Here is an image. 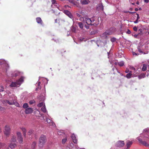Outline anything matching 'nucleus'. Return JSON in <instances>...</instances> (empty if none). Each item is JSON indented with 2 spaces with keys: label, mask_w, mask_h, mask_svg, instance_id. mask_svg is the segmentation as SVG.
Here are the masks:
<instances>
[{
  "label": "nucleus",
  "mask_w": 149,
  "mask_h": 149,
  "mask_svg": "<svg viewBox=\"0 0 149 149\" xmlns=\"http://www.w3.org/2000/svg\"><path fill=\"white\" fill-rule=\"evenodd\" d=\"M0 65L2 67V71L7 73L9 68L8 62L4 59H0Z\"/></svg>",
  "instance_id": "1"
},
{
  "label": "nucleus",
  "mask_w": 149,
  "mask_h": 149,
  "mask_svg": "<svg viewBox=\"0 0 149 149\" xmlns=\"http://www.w3.org/2000/svg\"><path fill=\"white\" fill-rule=\"evenodd\" d=\"M24 82V78L21 77L19 79L15 82H12L10 85V86L13 89L19 87Z\"/></svg>",
  "instance_id": "2"
},
{
  "label": "nucleus",
  "mask_w": 149,
  "mask_h": 149,
  "mask_svg": "<svg viewBox=\"0 0 149 149\" xmlns=\"http://www.w3.org/2000/svg\"><path fill=\"white\" fill-rule=\"evenodd\" d=\"M47 141L46 137L44 135H42L39 139V146L42 147Z\"/></svg>",
  "instance_id": "3"
},
{
  "label": "nucleus",
  "mask_w": 149,
  "mask_h": 149,
  "mask_svg": "<svg viewBox=\"0 0 149 149\" xmlns=\"http://www.w3.org/2000/svg\"><path fill=\"white\" fill-rule=\"evenodd\" d=\"M113 29V28H110L107 31L105 32L103 34V37L104 38L107 39L108 37L107 36H109L112 34L113 32L112 31Z\"/></svg>",
  "instance_id": "4"
},
{
  "label": "nucleus",
  "mask_w": 149,
  "mask_h": 149,
  "mask_svg": "<svg viewBox=\"0 0 149 149\" xmlns=\"http://www.w3.org/2000/svg\"><path fill=\"white\" fill-rule=\"evenodd\" d=\"M17 100V97L14 95H12L10 96L8 100H7L6 102L9 105L10 103H13L16 101Z\"/></svg>",
  "instance_id": "5"
},
{
  "label": "nucleus",
  "mask_w": 149,
  "mask_h": 149,
  "mask_svg": "<svg viewBox=\"0 0 149 149\" xmlns=\"http://www.w3.org/2000/svg\"><path fill=\"white\" fill-rule=\"evenodd\" d=\"M10 127L8 125H6L5 127L4 130L3 131L4 134L7 136H8L10 133Z\"/></svg>",
  "instance_id": "6"
},
{
  "label": "nucleus",
  "mask_w": 149,
  "mask_h": 149,
  "mask_svg": "<svg viewBox=\"0 0 149 149\" xmlns=\"http://www.w3.org/2000/svg\"><path fill=\"white\" fill-rule=\"evenodd\" d=\"M148 129H145L144 130V131L145 133H144L143 134H141L140 135V137H141L143 138H146L145 139V140H147V139H149V137L148 134V132L149 130H148Z\"/></svg>",
  "instance_id": "7"
},
{
  "label": "nucleus",
  "mask_w": 149,
  "mask_h": 149,
  "mask_svg": "<svg viewBox=\"0 0 149 149\" xmlns=\"http://www.w3.org/2000/svg\"><path fill=\"white\" fill-rule=\"evenodd\" d=\"M20 72L18 71H12L10 72V75L12 77H14L20 75Z\"/></svg>",
  "instance_id": "8"
},
{
  "label": "nucleus",
  "mask_w": 149,
  "mask_h": 149,
  "mask_svg": "<svg viewBox=\"0 0 149 149\" xmlns=\"http://www.w3.org/2000/svg\"><path fill=\"white\" fill-rule=\"evenodd\" d=\"M63 13L69 17L71 19L73 22L74 21L73 17L70 11L67 10H65L63 11Z\"/></svg>",
  "instance_id": "9"
},
{
  "label": "nucleus",
  "mask_w": 149,
  "mask_h": 149,
  "mask_svg": "<svg viewBox=\"0 0 149 149\" xmlns=\"http://www.w3.org/2000/svg\"><path fill=\"white\" fill-rule=\"evenodd\" d=\"M17 134L18 137V140L19 143H22L23 141V138L21 132H17Z\"/></svg>",
  "instance_id": "10"
},
{
  "label": "nucleus",
  "mask_w": 149,
  "mask_h": 149,
  "mask_svg": "<svg viewBox=\"0 0 149 149\" xmlns=\"http://www.w3.org/2000/svg\"><path fill=\"white\" fill-rule=\"evenodd\" d=\"M35 114L36 115V116H37L40 117H42V120H44V117L43 116V115L42 114L40 113V112L38 110H37L35 111Z\"/></svg>",
  "instance_id": "11"
},
{
  "label": "nucleus",
  "mask_w": 149,
  "mask_h": 149,
  "mask_svg": "<svg viewBox=\"0 0 149 149\" xmlns=\"http://www.w3.org/2000/svg\"><path fill=\"white\" fill-rule=\"evenodd\" d=\"M125 144L124 141H119L116 144L117 146L119 147H121L123 146Z\"/></svg>",
  "instance_id": "12"
},
{
  "label": "nucleus",
  "mask_w": 149,
  "mask_h": 149,
  "mask_svg": "<svg viewBox=\"0 0 149 149\" xmlns=\"http://www.w3.org/2000/svg\"><path fill=\"white\" fill-rule=\"evenodd\" d=\"M52 2V7L53 8H55L58 7V5L55 0H51Z\"/></svg>",
  "instance_id": "13"
},
{
  "label": "nucleus",
  "mask_w": 149,
  "mask_h": 149,
  "mask_svg": "<svg viewBox=\"0 0 149 149\" xmlns=\"http://www.w3.org/2000/svg\"><path fill=\"white\" fill-rule=\"evenodd\" d=\"M84 23H86L88 25H91L92 22L91 21V18L87 17H85Z\"/></svg>",
  "instance_id": "14"
},
{
  "label": "nucleus",
  "mask_w": 149,
  "mask_h": 149,
  "mask_svg": "<svg viewBox=\"0 0 149 149\" xmlns=\"http://www.w3.org/2000/svg\"><path fill=\"white\" fill-rule=\"evenodd\" d=\"M91 22H92L91 25L97 26L98 25V24H99V21L97 23L95 22H96L95 19V17H92L91 18Z\"/></svg>",
  "instance_id": "15"
},
{
  "label": "nucleus",
  "mask_w": 149,
  "mask_h": 149,
  "mask_svg": "<svg viewBox=\"0 0 149 149\" xmlns=\"http://www.w3.org/2000/svg\"><path fill=\"white\" fill-rule=\"evenodd\" d=\"M71 137L73 142L74 143H77V139H76V137L75 135L74 134H72Z\"/></svg>",
  "instance_id": "16"
},
{
  "label": "nucleus",
  "mask_w": 149,
  "mask_h": 149,
  "mask_svg": "<svg viewBox=\"0 0 149 149\" xmlns=\"http://www.w3.org/2000/svg\"><path fill=\"white\" fill-rule=\"evenodd\" d=\"M33 111L32 109L30 107L26 109L25 112L26 114H29L31 113Z\"/></svg>",
  "instance_id": "17"
},
{
  "label": "nucleus",
  "mask_w": 149,
  "mask_h": 149,
  "mask_svg": "<svg viewBox=\"0 0 149 149\" xmlns=\"http://www.w3.org/2000/svg\"><path fill=\"white\" fill-rule=\"evenodd\" d=\"M80 2L82 5H85L88 4L90 1L88 0H81Z\"/></svg>",
  "instance_id": "18"
},
{
  "label": "nucleus",
  "mask_w": 149,
  "mask_h": 149,
  "mask_svg": "<svg viewBox=\"0 0 149 149\" xmlns=\"http://www.w3.org/2000/svg\"><path fill=\"white\" fill-rule=\"evenodd\" d=\"M47 122L50 125H52L53 127H55L56 126L55 124L52 122V121L49 118H47Z\"/></svg>",
  "instance_id": "19"
},
{
  "label": "nucleus",
  "mask_w": 149,
  "mask_h": 149,
  "mask_svg": "<svg viewBox=\"0 0 149 149\" xmlns=\"http://www.w3.org/2000/svg\"><path fill=\"white\" fill-rule=\"evenodd\" d=\"M64 136V138L62 140V143L63 144H64L67 140V135L66 134L65 136Z\"/></svg>",
  "instance_id": "20"
},
{
  "label": "nucleus",
  "mask_w": 149,
  "mask_h": 149,
  "mask_svg": "<svg viewBox=\"0 0 149 149\" xmlns=\"http://www.w3.org/2000/svg\"><path fill=\"white\" fill-rule=\"evenodd\" d=\"M16 146V144L15 143L11 142V143L9 145V147L11 148H14Z\"/></svg>",
  "instance_id": "21"
},
{
  "label": "nucleus",
  "mask_w": 149,
  "mask_h": 149,
  "mask_svg": "<svg viewBox=\"0 0 149 149\" xmlns=\"http://www.w3.org/2000/svg\"><path fill=\"white\" fill-rule=\"evenodd\" d=\"M58 134L59 135H62L63 136H65L66 134L64 133V132L63 130H59L58 132Z\"/></svg>",
  "instance_id": "22"
},
{
  "label": "nucleus",
  "mask_w": 149,
  "mask_h": 149,
  "mask_svg": "<svg viewBox=\"0 0 149 149\" xmlns=\"http://www.w3.org/2000/svg\"><path fill=\"white\" fill-rule=\"evenodd\" d=\"M132 143V141H128L126 144V146H127V149H129Z\"/></svg>",
  "instance_id": "23"
},
{
  "label": "nucleus",
  "mask_w": 149,
  "mask_h": 149,
  "mask_svg": "<svg viewBox=\"0 0 149 149\" xmlns=\"http://www.w3.org/2000/svg\"><path fill=\"white\" fill-rule=\"evenodd\" d=\"M36 20L38 23L41 24H42V21L40 17H37L36 18Z\"/></svg>",
  "instance_id": "24"
},
{
  "label": "nucleus",
  "mask_w": 149,
  "mask_h": 149,
  "mask_svg": "<svg viewBox=\"0 0 149 149\" xmlns=\"http://www.w3.org/2000/svg\"><path fill=\"white\" fill-rule=\"evenodd\" d=\"M9 104L10 105H15L17 107H19V104L17 102V100L15 102H13V103H10Z\"/></svg>",
  "instance_id": "25"
},
{
  "label": "nucleus",
  "mask_w": 149,
  "mask_h": 149,
  "mask_svg": "<svg viewBox=\"0 0 149 149\" xmlns=\"http://www.w3.org/2000/svg\"><path fill=\"white\" fill-rule=\"evenodd\" d=\"M132 71H130L129 72V73H127V74L126 77H127V78L129 79H130L131 78V76L132 75Z\"/></svg>",
  "instance_id": "26"
},
{
  "label": "nucleus",
  "mask_w": 149,
  "mask_h": 149,
  "mask_svg": "<svg viewBox=\"0 0 149 149\" xmlns=\"http://www.w3.org/2000/svg\"><path fill=\"white\" fill-rule=\"evenodd\" d=\"M98 8L99 9L103 10L104 9V6L102 3L99 4Z\"/></svg>",
  "instance_id": "27"
},
{
  "label": "nucleus",
  "mask_w": 149,
  "mask_h": 149,
  "mask_svg": "<svg viewBox=\"0 0 149 149\" xmlns=\"http://www.w3.org/2000/svg\"><path fill=\"white\" fill-rule=\"evenodd\" d=\"M21 129L23 132L24 136V137H25L26 135V129L24 127H22Z\"/></svg>",
  "instance_id": "28"
},
{
  "label": "nucleus",
  "mask_w": 149,
  "mask_h": 149,
  "mask_svg": "<svg viewBox=\"0 0 149 149\" xmlns=\"http://www.w3.org/2000/svg\"><path fill=\"white\" fill-rule=\"evenodd\" d=\"M41 110L44 113H45L47 112L45 105H44L43 107H42Z\"/></svg>",
  "instance_id": "29"
},
{
  "label": "nucleus",
  "mask_w": 149,
  "mask_h": 149,
  "mask_svg": "<svg viewBox=\"0 0 149 149\" xmlns=\"http://www.w3.org/2000/svg\"><path fill=\"white\" fill-rule=\"evenodd\" d=\"M147 68V65L146 64H143L142 69V70L143 71H145L146 70Z\"/></svg>",
  "instance_id": "30"
},
{
  "label": "nucleus",
  "mask_w": 149,
  "mask_h": 149,
  "mask_svg": "<svg viewBox=\"0 0 149 149\" xmlns=\"http://www.w3.org/2000/svg\"><path fill=\"white\" fill-rule=\"evenodd\" d=\"M146 74L144 73L141 74L139 76L138 78L139 79L144 78L145 77Z\"/></svg>",
  "instance_id": "31"
},
{
  "label": "nucleus",
  "mask_w": 149,
  "mask_h": 149,
  "mask_svg": "<svg viewBox=\"0 0 149 149\" xmlns=\"http://www.w3.org/2000/svg\"><path fill=\"white\" fill-rule=\"evenodd\" d=\"M124 64V62L123 61H120L118 63V65L120 67L123 66Z\"/></svg>",
  "instance_id": "32"
},
{
  "label": "nucleus",
  "mask_w": 149,
  "mask_h": 149,
  "mask_svg": "<svg viewBox=\"0 0 149 149\" xmlns=\"http://www.w3.org/2000/svg\"><path fill=\"white\" fill-rule=\"evenodd\" d=\"M142 145L144 146H145L148 147L149 148V144L148 143L144 141L142 143Z\"/></svg>",
  "instance_id": "33"
},
{
  "label": "nucleus",
  "mask_w": 149,
  "mask_h": 149,
  "mask_svg": "<svg viewBox=\"0 0 149 149\" xmlns=\"http://www.w3.org/2000/svg\"><path fill=\"white\" fill-rule=\"evenodd\" d=\"M11 142L15 143L16 141V137L14 136H13L12 137L11 140Z\"/></svg>",
  "instance_id": "34"
},
{
  "label": "nucleus",
  "mask_w": 149,
  "mask_h": 149,
  "mask_svg": "<svg viewBox=\"0 0 149 149\" xmlns=\"http://www.w3.org/2000/svg\"><path fill=\"white\" fill-rule=\"evenodd\" d=\"M78 25L81 29H83V23L81 22H77Z\"/></svg>",
  "instance_id": "35"
},
{
  "label": "nucleus",
  "mask_w": 149,
  "mask_h": 149,
  "mask_svg": "<svg viewBox=\"0 0 149 149\" xmlns=\"http://www.w3.org/2000/svg\"><path fill=\"white\" fill-rule=\"evenodd\" d=\"M137 49L138 51L140 53H143V52L141 51V49L140 48V47L139 46H138L137 47ZM148 53V52H147V53H143L144 54H147Z\"/></svg>",
  "instance_id": "36"
},
{
  "label": "nucleus",
  "mask_w": 149,
  "mask_h": 149,
  "mask_svg": "<svg viewBox=\"0 0 149 149\" xmlns=\"http://www.w3.org/2000/svg\"><path fill=\"white\" fill-rule=\"evenodd\" d=\"M45 105L44 104V103L43 102H42L40 103L39 104H38L37 105L38 107H40L42 106H43L44 105Z\"/></svg>",
  "instance_id": "37"
},
{
  "label": "nucleus",
  "mask_w": 149,
  "mask_h": 149,
  "mask_svg": "<svg viewBox=\"0 0 149 149\" xmlns=\"http://www.w3.org/2000/svg\"><path fill=\"white\" fill-rule=\"evenodd\" d=\"M29 106L28 104L27 103H25L24 104L23 106V107L24 109L27 108Z\"/></svg>",
  "instance_id": "38"
},
{
  "label": "nucleus",
  "mask_w": 149,
  "mask_h": 149,
  "mask_svg": "<svg viewBox=\"0 0 149 149\" xmlns=\"http://www.w3.org/2000/svg\"><path fill=\"white\" fill-rule=\"evenodd\" d=\"M36 143L35 142H33L32 145H31V148L32 149H34L36 145Z\"/></svg>",
  "instance_id": "39"
},
{
  "label": "nucleus",
  "mask_w": 149,
  "mask_h": 149,
  "mask_svg": "<svg viewBox=\"0 0 149 149\" xmlns=\"http://www.w3.org/2000/svg\"><path fill=\"white\" fill-rule=\"evenodd\" d=\"M79 19V20L81 21H83L84 23L85 22V17H80Z\"/></svg>",
  "instance_id": "40"
},
{
  "label": "nucleus",
  "mask_w": 149,
  "mask_h": 149,
  "mask_svg": "<svg viewBox=\"0 0 149 149\" xmlns=\"http://www.w3.org/2000/svg\"><path fill=\"white\" fill-rule=\"evenodd\" d=\"M137 139L142 144L144 141H142L141 139L139 137H137Z\"/></svg>",
  "instance_id": "41"
},
{
  "label": "nucleus",
  "mask_w": 149,
  "mask_h": 149,
  "mask_svg": "<svg viewBox=\"0 0 149 149\" xmlns=\"http://www.w3.org/2000/svg\"><path fill=\"white\" fill-rule=\"evenodd\" d=\"M6 147V145L0 143V148H4Z\"/></svg>",
  "instance_id": "42"
},
{
  "label": "nucleus",
  "mask_w": 149,
  "mask_h": 149,
  "mask_svg": "<svg viewBox=\"0 0 149 149\" xmlns=\"http://www.w3.org/2000/svg\"><path fill=\"white\" fill-rule=\"evenodd\" d=\"M116 38L113 37L111 38V41L112 42H113L116 41Z\"/></svg>",
  "instance_id": "43"
},
{
  "label": "nucleus",
  "mask_w": 149,
  "mask_h": 149,
  "mask_svg": "<svg viewBox=\"0 0 149 149\" xmlns=\"http://www.w3.org/2000/svg\"><path fill=\"white\" fill-rule=\"evenodd\" d=\"M33 130H30L28 132V134L29 135H30L33 133Z\"/></svg>",
  "instance_id": "44"
},
{
  "label": "nucleus",
  "mask_w": 149,
  "mask_h": 149,
  "mask_svg": "<svg viewBox=\"0 0 149 149\" xmlns=\"http://www.w3.org/2000/svg\"><path fill=\"white\" fill-rule=\"evenodd\" d=\"M73 4L74 5L76 6L77 7H80L79 3H78V4H77L76 2H74V3Z\"/></svg>",
  "instance_id": "45"
},
{
  "label": "nucleus",
  "mask_w": 149,
  "mask_h": 149,
  "mask_svg": "<svg viewBox=\"0 0 149 149\" xmlns=\"http://www.w3.org/2000/svg\"><path fill=\"white\" fill-rule=\"evenodd\" d=\"M68 1H69V2L73 4L75 2L74 0H68Z\"/></svg>",
  "instance_id": "46"
},
{
  "label": "nucleus",
  "mask_w": 149,
  "mask_h": 149,
  "mask_svg": "<svg viewBox=\"0 0 149 149\" xmlns=\"http://www.w3.org/2000/svg\"><path fill=\"white\" fill-rule=\"evenodd\" d=\"M52 40H54V42H55L56 43L58 42H59V40L58 39H52Z\"/></svg>",
  "instance_id": "47"
},
{
  "label": "nucleus",
  "mask_w": 149,
  "mask_h": 149,
  "mask_svg": "<svg viewBox=\"0 0 149 149\" xmlns=\"http://www.w3.org/2000/svg\"><path fill=\"white\" fill-rule=\"evenodd\" d=\"M132 54L133 55H135L136 56H137L139 55L138 54L134 52H132Z\"/></svg>",
  "instance_id": "48"
},
{
  "label": "nucleus",
  "mask_w": 149,
  "mask_h": 149,
  "mask_svg": "<svg viewBox=\"0 0 149 149\" xmlns=\"http://www.w3.org/2000/svg\"><path fill=\"white\" fill-rule=\"evenodd\" d=\"M1 88L0 89V92H3L4 91V88L3 86H1Z\"/></svg>",
  "instance_id": "49"
},
{
  "label": "nucleus",
  "mask_w": 149,
  "mask_h": 149,
  "mask_svg": "<svg viewBox=\"0 0 149 149\" xmlns=\"http://www.w3.org/2000/svg\"><path fill=\"white\" fill-rule=\"evenodd\" d=\"M133 30L135 31H137V27L136 26H135L133 28Z\"/></svg>",
  "instance_id": "50"
},
{
  "label": "nucleus",
  "mask_w": 149,
  "mask_h": 149,
  "mask_svg": "<svg viewBox=\"0 0 149 149\" xmlns=\"http://www.w3.org/2000/svg\"><path fill=\"white\" fill-rule=\"evenodd\" d=\"M34 102V101L33 100H31L29 101V103L30 104H32Z\"/></svg>",
  "instance_id": "51"
},
{
  "label": "nucleus",
  "mask_w": 149,
  "mask_h": 149,
  "mask_svg": "<svg viewBox=\"0 0 149 149\" xmlns=\"http://www.w3.org/2000/svg\"><path fill=\"white\" fill-rule=\"evenodd\" d=\"M3 100L2 101V103L3 104H5V103H7V102H6V100Z\"/></svg>",
  "instance_id": "52"
},
{
  "label": "nucleus",
  "mask_w": 149,
  "mask_h": 149,
  "mask_svg": "<svg viewBox=\"0 0 149 149\" xmlns=\"http://www.w3.org/2000/svg\"><path fill=\"white\" fill-rule=\"evenodd\" d=\"M136 15H137L136 19L137 20H138V19L140 18V17H139V15L138 13H136Z\"/></svg>",
  "instance_id": "53"
},
{
  "label": "nucleus",
  "mask_w": 149,
  "mask_h": 149,
  "mask_svg": "<svg viewBox=\"0 0 149 149\" xmlns=\"http://www.w3.org/2000/svg\"><path fill=\"white\" fill-rule=\"evenodd\" d=\"M76 15L77 17H81V15L78 13H76Z\"/></svg>",
  "instance_id": "54"
},
{
  "label": "nucleus",
  "mask_w": 149,
  "mask_h": 149,
  "mask_svg": "<svg viewBox=\"0 0 149 149\" xmlns=\"http://www.w3.org/2000/svg\"><path fill=\"white\" fill-rule=\"evenodd\" d=\"M127 33L128 34H130L131 33V32L128 29L127 31Z\"/></svg>",
  "instance_id": "55"
},
{
  "label": "nucleus",
  "mask_w": 149,
  "mask_h": 149,
  "mask_svg": "<svg viewBox=\"0 0 149 149\" xmlns=\"http://www.w3.org/2000/svg\"><path fill=\"white\" fill-rule=\"evenodd\" d=\"M85 27L87 29H88L89 28V26L88 25H85Z\"/></svg>",
  "instance_id": "56"
},
{
  "label": "nucleus",
  "mask_w": 149,
  "mask_h": 149,
  "mask_svg": "<svg viewBox=\"0 0 149 149\" xmlns=\"http://www.w3.org/2000/svg\"><path fill=\"white\" fill-rule=\"evenodd\" d=\"M144 1L146 3H148L149 2V0H144Z\"/></svg>",
  "instance_id": "57"
},
{
  "label": "nucleus",
  "mask_w": 149,
  "mask_h": 149,
  "mask_svg": "<svg viewBox=\"0 0 149 149\" xmlns=\"http://www.w3.org/2000/svg\"><path fill=\"white\" fill-rule=\"evenodd\" d=\"M80 13L81 14H82L83 15H85V14L82 11H81L80 12Z\"/></svg>",
  "instance_id": "58"
},
{
  "label": "nucleus",
  "mask_w": 149,
  "mask_h": 149,
  "mask_svg": "<svg viewBox=\"0 0 149 149\" xmlns=\"http://www.w3.org/2000/svg\"><path fill=\"white\" fill-rule=\"evenodd\" d=\"M75 148H77V149H80V148L77 145H75Z\"/></svg>",
  "instance_id": "59"
},
{
  "label": "nucleus",
  "mask_w": 149,
  "mask_h": 149,
  "mask_svg": "<svg viewBox=\"0 0 149 149\" xmlns=\"http://www.w3.org/2000/svg\"><path fill=\"white\" fill-rule=\"evenodd\" d=\"M130 71H129V70H128V69H127V70H125V73H128V72H129H129H130Z\"/></svg>",
  "instance_id": "60"
},
{
  "label": "nucleus",
  "mask_w": 149,
  "mask_h": 149,
  "mask_svg": "<svg viewBox=\"0 0 149 149\" xmlns=\"http://www.w3.org/2000/svg\"><path fill=\"white\" fill-rule=\"evenodd\" d=\"M70 146L72 148L74 147V144L73 143H71L70 144Z\"/></svg>",
  "instance_id": "61"
},
{
  "label": "nucleus",
  "mask_w": 149,
  "mask_h": 149,
  "mask_svg": "<svg viewBox=\"0 0 149 149\" xmlns=\"http://www.w3.org/2000/svg\"><path fill=\"white\" fill-rule=\"evenodd\" d=\"M84 39V38H82L80 39V40L81 41H82Z\"/></svg>",
  "instance_id": "62"
},
{
  "label": "nucleus",
  "mask_w": 149,
  "mask_h": 149,
  "mask_svg": "<svg viewBox=\"0 0 149 149\" xmlns=\"http://www.w3.org/2000/svg\"><path fill=\"white\" fill-rule=\"evenodd\" d=\"M41 84V82L40 81L38 82V86H39Z\"/></svg>",
  "instance_id": "63"
},
{
  "label": "nucleus",
  "mask_w": 149,
  "mask_h": 149,
  "mask_svg": "<svg viewBox=\"0 0 149 149\" xmlns=\"http://www.w3.org/2000/svg\"><path fill=\"white\" fill-rule=\"evenodd\" d=\"M132 70H134V71H136V69H135V68H134L133 67H132Z\"/></svg>",
  "instance_id": "64"
}]
</instances>
